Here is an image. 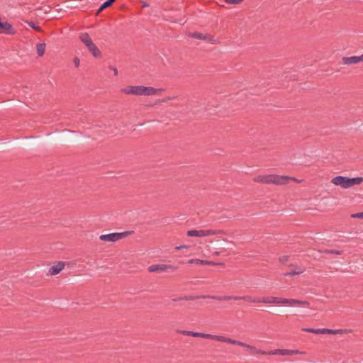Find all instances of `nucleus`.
<instances>
[{
    "instance_id": "423d86ee",
    "label": "nucleus",
    "mask_w": 363,
    "mask_h": 363,
    "mask_svg": "<svg viewBox=\"0 0 363 363\" xmlns=\"http://www.w3.org/2000/svg\"><path fill=\"white\" fill-rule=\"evenodd\" d=\"M79 39L86 45L89 51L92 54L94 57H100L101 56V51L93 43L91 38H90L88 33H81L79 35Z\"/></svg>"
},
{
    "instance_id": "6ab92c4d",
    "label": "nucleus",
    "mask_w": 363,
    "mask_h": 363,
    "mask_svg": "<svg viewBox=\"0 0 363 363\" xmlns=\"http://www.w3.org/2000/svg\"><path fill=\"white\" fill-rule=\"evenodd\" d=\"M199 230H191L187 231V235L189 237H199Z\"/></svg>"
},
{
    "instance_id": "4be33fe9",
    "label": "nucleus",
    "mask_w": 363,
    "mask_h": 363,
    "mask_svg": "<svg viewBox=\"0 0 363 363\" xmlns=\"http://www.w3.org/2000/svg\"><path fill=\"white\" fill-rule=\"evenodd\" d=\"M351 217L354 218H362V219L363 218V212H359V213L352 214Z\"/></svg>"
},
{
    "instance_id": "f257e3e1",
    "label": "nucleus",
    "mask_w": 363,
    "mask_h": 363,
    "mask_svg": "<svg viewBox=\"0 0 363 363\" xmlns=\"http://www.w3.org/2000/svg\"><path fill=\"white\" fill-rule=\"evenodd\" d=\"M181 333L187 335V336H191L194 337H201L204 339H209L212 340H216L218 342H225L231 345H238L240 347H245L247 349L251 354H262V355H276L279 354L282 356H286V355H294V354H305L306 352L303 351H299L298 350H286V349H277L270 352H266L264 350H262L260 349L256 348L255 346L246 344L243 342L238 341L236 340L231 339L230 337H225L224 335H212L208 333H198V332H194V331H189V330H182Z\"/></svg>"
},
{
    "instance_id": "20e7f679",
    "label": "nucleus",
    "mask_w": 363,
    "mask_h": 363,
    "mask_svg": "<svg viewBox=\"0 0 363 363\" xmlns=\"http://www.w3.org/2000/svg\"><path fill=\"white\" fill-rule=\"evenodd\" d=\"M121 93L126 95H133L137 96H150L159 95L163 91L162 89H156L152 86H145L143 85L127 86L121 90Z\"/></svg>"
},
{
    "instance_id": "9b49d317",
    "label": "nucleus",
    "mask_w": 363,
    "mask_h": 363,
    "mask_svg": "<svg viewBox=\"0 0 363 363\" xmlns=\"http://www.w3.org/2000/svg\"><path fill=\"white\" fill-rule=\"evenodd\" d=\"M342 63L346 65H350L354 64H358L362 62V55L360 56H352V57H344L342 59Z\"/></svg>"
},
{
    "instance_id": "a878e982",
    "label": "nucleus",
    "mask_w": 363,
    "mask_h": 363,
    "mask_svg": "<svg viewBox=\"0 0 363 363\" xmlns=\"http://www.w3.org/2000/svg\"><path fill=\"white\" fill-rule=\"evenodd\" d=\"M184 248H188V246L187 245H180V246H177L175 247V249L177 250H180L184 249Z\"/></svg>"
},
{
    "instance_id": "a211bd4d",
    "label": "nucleus",
    "mask_w": 363,
    "mask_h": 363,
    "mask_svg": "<svg viewBox=\"0 0 363 363\" xmlns=\"http://www.w3.org/2000/svg\"><path fill=\"white\" fill-rule=\"evenodd\" d=\"M28 25L31 27L32 28H33L34 30H37V31H39V32H41L42 31V29L36 24L33 21H28L27 22Z\"/></svg>"
},
{
    "instance_id": "c756f323",
    "label": "nucleus",
    "mask_w": 363,
    "mask_h": 363,
    "mask_svg": "<svg viewBox=\"0 0 363 363\" xmlns=\"http://www.w3.org/2000/svg\"><path fill=\"white\" fill-rule=\"evenodd\" d=\"M362 62H363V54L362 55Z\"/></svg>"
},
{
    "instance_id": "9d476101",
    "label": "nucleus",
    "mask_w": 363,
    "mask_h": 363,
    "mask_svg": "<svg viewBox=\"0 0 363 363\" xmlns=\"http://www.w3.org/2000/svg\"><path fill=\"white\" fill-rule=\"evenodd\" d=\"M65 263L63 262H58L56 264L53 265L50 268L48 274L49 275H57L60 273L65 268Z\"/></svg>"
},
{
    "instance_id": "c85d7f7f",
    "label": "nucleus",
    "mask_w": 363,
    "mask_h": 363,
    "mask_svg": "<svg viewBox=\"0 0 363 363\" xmlns=\"http://www.w3.org/2000/svg\"><path fill=\"white\" fill-rule=\"evenodd\" d=\"M220 252H216L215 255H220Z\"/></svg>"
},
{
    "instance_id": "0eeeda50",
    "label": "nucleus",
    "mask_w": 363,
    "mask_h": 363,
    "mask_svg": "<svg viewBox=\"0 0 363 363\" xmlns=\"http://www.w3.org/2000/svg\"><path fill=\"white\" fill-rule=\"evenodd\" d=\"M303 331L317 334V335H342L348 333V330L346 329H328V328H303Z\"/></svg>"
},
{
    "instance_id": "6e6552de",
    "label": "nucleus",
    "mask_w": 363,
    "mask_h": 363,
    "mask_svg": "<svg viewBox=\"0 0 363 363\" xmlns=\"http://www.w3.org/2000/svg\"><path fill=\"white\" fill-rule=\"evenodd\" d=\"M130 234V232L128 231L123 233H113L106 235H100L99 239L104 242H114L127 237Z\"/></svg>"
},
{
    "instance_id": "5701e85b",
    "label": "nucleus",
    "mask_w": 363,
    "mask_h": 363,
    "mask_svg": "<svg viewBox=\"0 0 363 363\" xmlns=\"http://www.w3.org/2000/svg\"><path fill=\"white\" fill-rule=\"evenodd\" d=\"M199 238L206 237V229L205 230H199Z\"/></svg>"
},
{
    "instance_id": "2eb2a0df",
    "label": "nucleus",
    "mask_w": 363,
    "mask_h": 363,
    "mask_svg": "<svg viewBox=\"0 0 363 363\" xmlns=\"http://www.w3.org/2000/svg\"><path fill=\"white\" fill-rule=\"evenodd\" d=\"M46 45L45 43H38L36 45V51L39 57H42L45 52Z\"/></svg>"
},
{
    "instance_id": "cd10ccee",
    "label": "nucleus",
    "mask_w": 363,
    "mask_h": 363,
    "mask_svg": "<svg viewBox=\"0 0 363 363\" xmlns=\"http://www.w3.org/2000/svg\"><path fill=\"white\" fill-rule=\"evenodd\" d=\"M288 258L286 257H283L280 259L281 262H286Z\"/></svg>"
},
{
    "instance_id": "1a4fd4ad",
    "label": "nucleus",
    "mask_w": 363,
    "mask_h": 363,
    "mask_svg": "<svg viewBox=\"0 0 363 363\" xmlns=\"http://www.w3.org/2000/svg\"><path fill=\"white\" fill-rule=\"evenodd\" d=\"M177 269V267L170 264H152L148 267L147 271L149 272H165L169 270L170 271H176Z\"/></svg>"
},
{
    "instance_id": "aec40b11",
    "label": "nucleus",
    "mask_w": 363,
    "mask_h": 363,
    "mask_svg": "<svg viewBox=\"0 0 363 363\" xmlns=\"http://www.w3.org/2000/svg\"><path fill=\"white\" fill-rule=\"evenodd\" d=\"M191 36L196 39H205V37L202 33H194L191 35Z\"/></svg>"
},
{
    "instance_id": "bb28decb",
    "label": "nucleus",
    "mask_w": 363,
    "mask_h": 363,
    "mask_svg": "<svg viewBox=\"0 0 363 363\" xmlns=\"http://www.w3.org/2000/svg\"><path fill=\"white\" fill-rule=\"evenodd\" d=\"M193 298L190 296H185V297H183V298H179L178 300H185V301H189V300H192Z\"/></svg>"
},
{
    "instance_id": "dca6fc26",
    "label": "nucleus",
    "mask_w": 363,
    "mask_h": 363,
    "mask_svg": "<svg viewBox=\"0 0 363 363\" xmlns=\"http://www.w3.org/2000/svg\"><path fill=\"white\" fill-rule=\"evenodd\" d=\"M116 0H107L106 2H104L98 9L96 11V15L98 16L100 13H101L105 9L108 8V6H111V4L115 2Z\"/></svg>"
},
{
    "instance_id": "f8f14e48",
    "label": "nucleus",
    "mask_w": 363,
    "mask_h": 363,
    "mask_svg": "<svg viewBox=\"0 0 363 363\" xmlns=\"http://www.w3.org/2000/svg\"><path fill=\"white\" fill-rule=\"evenodd\" d=\"M306 271V268L300 266H292L289 272L286 273L287 276L299 275Z\"/></svg>"
},
{
    "instance_id": "412c9836",
    "label": "nucleus",
    "mask_w": 363,
    "mask_h": 363,
    "mask_svg": "<svg viewBox=\"0 0 363 363\" xmlns=\"http://www.w3.org/2000/svg\"><path fill=\"white\" fill-rule=\"evenodd\" d=\"M226 3L230 4H240L243 0H224Z\"/></svg>"
},
{
    "instance_id": "4468645a",
    "label": "nucleus",
    "mask_w": 363,
    "mask_h": 363,
    "mask_svg": "<svg viewBox=\"0 0 363 363\" xmlns=\"http://www.w3.org/2000/svg\"><path fill=\"white\" fill-rule=\"evenodd\" d=\"M188 263L189 264H206V265H211L213 264V263L211 261L207 260H202L199 259H191L188 261Z\"/></svg>"
},
{
    "instance_id": "f03ea898",
    "label": "nucleus",
    "mask_w": 363,
    "mask_h": 363,
    "mask_svg": "<svg viewBox=\"0 0 363 363\" xmlns=\"http://www.w3.org/2000/svg\"><path fill=\"white\" fill-rule=\"evenodd\" d=\"M203 298H211L214 300L228 301H244L252 303H270V304H286L291 306H298L302 307H308L310 303L307 301H302L294 298H279L275 296H266V297H253L251 296H203Z\"/></svg>"
},
{
    "instance_id": "7ed1b4c3",
    "label": "nucleus",
    "mask_w": 363,
    "mask_h": 363,
    "mask_svg": "<svg viewBox=\"0 0 363 363\" xmlns=\"http://www.w3.org/2000/svg\"><path fill=\"white\" fill-rule=\"evenodd\" d=\"M255 182L262 183V184H273L275 185H285L293 181L296 183H301L302 181L294 177L278 175V174H262L258 175L253 179Z\"/></svg>"
},
{
    "instance_id": "393cba45",
    "label": "nucleus",
    "mask_w": 363,
    "mask_h": 363,
    "mask_svg": "<svg viewBox=\"0 0 363 363\" xmlns=\"http://www.w3.org/2000/svg\"><path fill=\"white\" fill-rule=\"evenodd\" d=\"M109 69L113 71L114 76H117L118 74V69L114 67H109Z\"/></svg>"
},
{
    "instance_id": "ddd939ff",
    "label": "nucleus",
    "mask_w": 363,
    "mask_h": 363,
    "mask_svg": "<svg viewBox=\"0 0 363 363\" xmlns=\"http://www.w3.org/2000/svg\"><path fill=\"white\" fill-rule=\"evenodd\" d=\"M206 237L225 234V232L224 230L218 229H206Z\"/></svg>"
},
{
    "instance_id": "39448f33",
    "label": "nucleus",
    "mask_w": 363,
    "mask_h": 363,
    "mask_svg": "<svg viewBox=\"0 0 363 363\" xmlns=\"http://www.w3.org/2000/svg\"><path fill=\"white\" fill-rule=\"evenodd\" d=\"M363 182V177L349 178L343 176H337L331 179V183L342 189H349Z\"/></svg>"
},
{
    "instance_id": "b1692460",
    "label": "nucleus",
    "mask_w": 363,
    "mask_h": 363,
    "mask_svg": "<svg viewBox=\"0 0 363 363\" xmlns=\"http://www.w3.org/2000/svg\"><path fill=\"white\" fill-rule=\"evenodd\" d=\"M74 65L76 67H78L80 65V60L78 57H74L73 60Z\"/></svg>"
},
{
    "instance_id": "f3484780",
    "label": "nucleus",
    "mask_w": 363,
    "mask_h": 363,
    "mask_svg": "<svg viewBox=\"0 0 363 363\" xmlns=\"http://www.w3.org/2000/svg\"><path fill=\"white\" fill-rule=\"evenodd\" d=\"M326 254H331V255H342L344 253L343 250H325L324 251Z\"/></svg>"
}]
</instances>
